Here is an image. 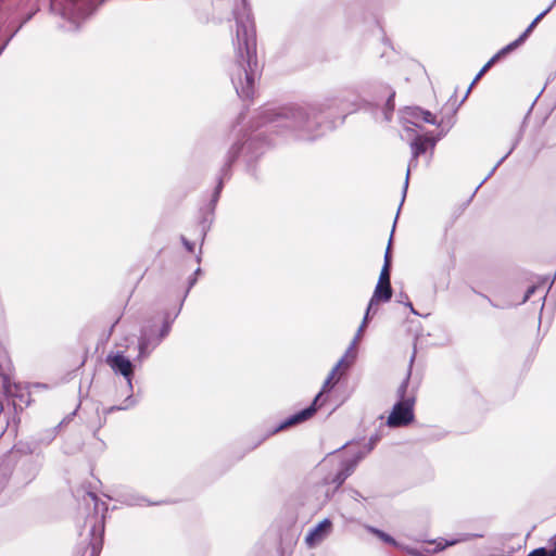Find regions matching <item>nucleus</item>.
Listing matches in <instances>:
<instances>
[{
  "instance_id": "obj_19",
  "label": "nucleus",
  "mask_w": 556,
  "mask_h": 556,
  "mask_svg": "<svg viewBox=\"0 0 556 556\" xmlns=\"http://www.w3.org/2000/svg\"><path fill=\"white\" fill-rule=\"evenodd\" d=\"M12 37H13V35H12L10 38H8V39L4 41V43L0 47V55L2 54V52L4 51V49L7 48V46H8L9 41L12 39Z\"/></svg>"
},
{
  "instance_id": "obj_14",
  "label": "nucleus",
  "mask_w": 556,
  "mask_h": 556,
  "mask_svg": "<svg viewBox=\"0 0 556 556\" xmlns=\"http://www.w3.org/2000/svg\"><path fill=\"white\" fill-rule=\"evenodd\" d=\"M125 503L130 506L150 505V503L146 498H143L141 496H137V495H130V496L126 497Z\"/></svg>"
},
{
  "instance_id": "obj_22",
  "label": "nucleus",
  "mask_w": 556,
  "mask_h": 556,
  "mask_svg": "<svg viewBox=\"0 0 556 556\" xmlns=\"http://www.w3.org/2000/svg\"><path fill=\"white\" fill-rule=\"evenodd\" d=\"M182 241L185 242V244H186V247H187V249H188L189 251H192V250H193V248H192V247H191L187 241H185V239H184V238H182Z\"/></svg>"
},
{
  "instance_id": "obj_2",
  "label": "nucleus",
  "mask_w": 556,
  "mask_h": 556,
  "mask_svg": "<svg viewBox=\"0 0 556 556\" xmlns=\"http://www.w3.org/2000/svg\"><path fill=\"white\" fill-rule=\"evenodd\" d=\"M169 330L170 324L162 318H157L143 326L139 339L140 355L149 354L169 333Z\"/></svg>"
},
{
  "instance_id": "obj_21",
  "label": "nucleus",
  "mask_w": 556,
  "mask_h": 556,
  "mask_svg": "<svg viewBox=\"0 0 556 556\" xmlns=\"http://www.w3.org/2000/svg\"><path fill=\"white\" fill-rule=\"evenodd\" d=\"M254 50H255V45H254V42H252V45H251V46H249V45L247 43V51H248V54H252V53H254Z\"/></svg>"
},
{
  "instance_id": "obj_12",
  "label": "nucleus",
  "mask_w": 556,
  "mask_h": 556,
  "mask_svg": "<svg viewBox=\"0 0 556 556\" xmlns=\"http://www.w3.org/2000/svg\"><path fill=\"white\" fill-rule=\"evenodd\" d=\"M247 86L238 88V92L241 97L249 98L253 94V79L251 76L247 75Z\"/></svg>"
},
{
  "instance_id": "obj_18",
  "label": "nucleus",
  "mask_w": 556,
  "mask_h": 556,
  "mask_svg": "<svg viewBox=\"0 0 556 556\" xmlns=\"http://www.w3.org/2000/svg\"><path fill=\"white\" fill-rule=\"evenodd\" d=\"M498 58V54L493 56L484 66L483 68L481 70V72L479 73L478 77L479 78L492 64L493 62Z\"/></svg>"
},
{
  "instance_id": "obj_11",
  "label": "nucleus",
  "mask_w": 556,
  "mask_h": 556,
  "mask_svg": "<svg viewBox=\"0 0 556 556\" xmlns=\"http://www.w3.org/2000/svg\"><path fill=\"white\" fill-rule=\"evenodd\" d=\"M544 15V13L540 14L532 23L531 25L527 28V30L523 33V35L514 43L509 45L507 48H505L502 53L506 52V51H510L513 50L515 47L518 46L519 42H521L527 36L528 34L533 29V27L535 26V24L542 18V16Z\"/></svg>"
},
{
  "instance_id": "obj_23",
  "label": "nucleus",
  "mask_w": 556,
  "mask_h": 556,
  "mask_svg": "<svg viewBox=\"0 0 556 556\" xmlns=\"http://www.w3.org/2000/svg\"><path fill=\"white\" fill-rule=\"evenodd\" d=\"M380 536H381L384 541H387V542H391V539H390L389 536H387V535H384V534H380Z\"/></svg>"
},
{
  "instance_id": "obj_16",
  "label": "nucleus",
  "mask_w": 556,
  "mask_h": 556,
  "mask_svg": "<svg viewBox=\"0 0 556 556\" xmlns=\"http://www.w3.org/2000/svg\"><path fill=\"white\" fill-rule=\"evenodd\" d=\"M135 405V401L131 396H128L126 400H125V404L124 405H121V406H112L109 412H113V410H123V409H128L129 407L134 406Z\"/></svg>"
},
{
  "instance_id": "obj_9",
  "label": "nucleus",
  "mask_w": 556,
  "mask_h": 556,
  "mask_svg": "<svg viewBox=\"0 0 556 556\" xmlns=\"http://www.w3.org/2000/svg\"><path fill=\"white\" fill-rule=\"evenodd\" d=\"M0 382L2 386L3 393L7 396H16V391L18 389L16 383H13L9 376L0 375Z\"/></svg>"
},
{
  "instance_id": "obj_13",
  "label": "nucleus",
  "mask_w": 556,
  "mask_h": 556,
  "mask_svg": "<svg viewBox=\"0 0 556 556\" xmlns=\"http://www.w3.org/2000/svg\"><path fill=\"white\" fill-rule=\"evenodd\" d=\"M414 116L416 122L422 121L429 124L435 123V117L430 112H424V111H415Z\"/></svg>"
},
{
  "instance_id": "obj_7",
  "label": "nucleus",
  "mask_w": 556,
  "mask_h": 556,
  "mask_svg": "<svg viewBox=\"0 0 556 556\" xmlns=\"http://www.w3.org/2000/svg\"><path fill=\"white\" fill-rule=\"evenodd\" d=\"M391 296H392V289H391L390 283L378 282L377 286H376L374 295H372V298H371V300L369 302V305H368L367 313H366L365 319L363 321V325L359 328V332L363 330V327L365 326V324L367 321L368 314L371 311V308L374 307L375 303L378 302V301L387 302V301H389L391 299Z\"/></svg>"
},
{
  "instance_id": "obj_17",
  "label": "nucleus",
  "mask_w": 556,
  "mask_h": 556,
  "mask_svg": "<svg viewBox=\"0 0 556 556\" xmlns=\"http://www.w3.org/2000/svg\"><path fill=\"white\" fill-rule=\"evenodd\" d=\"M529 556H556V551L547 552L545 548H538L531 552Z\"/></svg>"
},
{
  "instance_id": "obj_8",
  "label": "nucleus",
  "mask_w": 556,
  "mask_h": 556,
  "mask_svg": "<svg viewBox=\"0 0 556 556\" xmlns=\"http://www.w3.org/2000/svg\"><path fill=\"white\" fill-rule=\"evenodd\" d=\"M331 530V522L328 519L319 522L306 536V542L309 546H314L321 542Z\"/></svg>"
},
{
  "instance_id": "obj_10",
  "label": "nucleus",
  "mask_w": 556,
  "mask_h": 556,
  "mask_svg": "<svg viewBox=\"0 0 556 556\" xmlns=\"http://www.w3.org/2000/svg\"><path fill=\"white\" fill-rule=\"evenodd\" d=\"M390 254L389 249L387 250L386 257H384V266L380 273L379 281L382 283H390Z\"/></svg>"
},
{
  "instance_id": "obj_15",
  "label": "nucleus",
  "mask_w": 556,
  "mask_h": 556,
  "mask_svg": "<svg viewBox=\"0 0 556 556\" xmlns=\"http://www.w3.org/2000/svg\"><path fill=\"white\" fill-rule=\"evenodd\" d=\"M428 143L427 140L418 138L414 141L412 144L413 154L414 156H417L419 153H422L426 150V144Z\"/></svg>"
},
{
  "instance_id": "obj_4",
  "label": "nucleus",
  "mask_w": 556,
  "mask_h": 556,
  "mask_svg": "<svg viewBox=\"0 0 556 556\" xmlns=\"http://www.w3.org/2000/svg\"><path fill=\"white\" fill-rule=\"evenodd\" d=\"M342 363H343V361H340L338 363V365L331 370V372L329 374L327 380L324 383L323 391L316 396L313 405L309 406L308 408L300 412L299 414L292 416L291 418H289L283 425L280 426V429H282V428H285L287 426H291V425L304 421V420H306V419H308V418H311L313 416V414L316 412L315 405L319 401V399L321 396V393L324 391L330 389L336 383V381L339 379L337 372H338L340 366L342 365Z\"/></svg>"
},
{
  "instance_id": "obj_3",
  "label": "nucleus",
  "mask_w": 556,
  "mask_h": 556,
  "mask_svg": "<svg viewBox=\"0 0 556 556\" xmlns=\"http://www.w3.org/2000/svg\"><path fill=\"white\" fill-rule=\"evenodd\" d=\"M414 404L413 397L403 399L394 405L391 414L388 417V425L390 427L406 426L414 419Z\"/></svg>"
},
{
  "instance_id": "obj_24",
  "label": "nucleus",
  "mask_w": 556,
  "mask_h": 556,
  "mask_svg": "<svg viewBox=\"0 0 556 556\" xmlns=\"http://www.w3.org/2000/svg\"><path fill=\"white\" fill-rule=\"evenodd\" d=\"M52 5L56 8L59 5V0H52Z\"/></svg>"
},
{
  "instance_id": "obj_20",
  "label": "nucleus",
  "mask_w": 556,
  "mask_h": 556,
  "mask_svg": "<svg viewBox=\"0 0 556 556\" xmlns=\"http://www.w3.org/2000/svg\"><path fill=\"white\" fill-rule=\"evenodd\" d=\"M76 414V410H74L71 415H68L66 418H64L59 426H62L63 424L68 422L72 419V416Z\"/></svg>"
},
{
  "instance_id": "obj_5",
  "label": "nucleus",
  "mask_w": 556,
  "mask_h": 556,
  "mask_svg": "<svg viewBox=\"0 0 556 556\" xmlns=\"http://www.w3.org/2000/svg\"><path fill=\"white\" fill-rule=\"evenodd\" d=\"M106 364L115 374H121L127 380L128 388L132 389L134 365L123 352L110 353L106 356Z\"/></svg>"
},
{
  "instance_id": "obj_6",
  "label": "nucleus",
  "mask_w": 556,
  "mask_h": 556,
  "mask_svg": "<svg viewBox=\"0 0 556 556\" xmlns=\"http://www.w3.org/2000/svg\"><path fill=\"white\" fill-rule=\"evenodd\" d=\"M61 14L70 21L77 23L79 20L85 18L86 10L80 0H67L62 5Z\"/></svg>"
},
{
  "instance_id": "obj_1",
  "label": "nucleus",
  "mask_w": 556,
  "mask_h": 556,
  "mask_svg": "<svg viewBox=\"0 0 556 556\" xmlns=\"http://www.w3.org/2000/svg\"><path fill=\"white\" fill-rule=\"evenodd\" d=\"M88 497L93 502L94 514L86 519V525L90 526V543L80 556H99L103 543L104 514L108 511V506L93 493H88Z\"/></svg>"
}]
</instances>
